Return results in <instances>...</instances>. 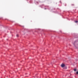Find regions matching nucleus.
<instances>
[{"label":"nucleus","instance_id":"obj_1","mask_svg":"<svg viewBox=\"0 0 78 78\" xmlns=\"http://www.w3.org/2000/svg\"><path fill=\"white\" fill-rule=\"evenodd\" d=\"M61 66L62 67H65V65L64 64H62Z\"/></svg>","mask_w":78,"mask_h":78},{"label":"nucleus","instance_id":"obj_4","mask_svg":"<svg viewBox=\"0 0 78 78\" xmlns=\"http://www.w3.org/2000/svg\"><path fill=\"white\" fill-rule=\"evenodd\" d=\"M74 71H76V69H74Z\"/></svg>","mask_w":78,"mask_h":78},{"label":"nucleus","instance_id":"obj_3","mask_svg":"<svg viewBox=\"0 0 78 78\" xmlns=\"http://www.w3.org/2000/svg\"><path fill=\"white\" fill-rule=\"evenodd\" d=\"M16 36H17V37H19V34H17L16 35Z\"/></svg>","mask_w":78,"mask_h":78},{"label":"nucleus","instance_id":"obj_5","mask_svg":"<svg viewBox=\"0 0 78 78\" xmlns=\"http://www.w3.org/2000/svg\"><path fill=\"white\" fill-rule=\"evenodd\" d=\"M76 74H78V71H77L76 73Z\"/></svg>","mask_w":78,"mask_h":78},{"label":"nucleus","instance_id":"obj_2","mask_svg":"<svg viewBox=\"0 0 78 78\" xmlns=\"http://www.w3.org/2000/svg\"><path fill=\"white\" fill-rule=\"evenodd\" d=\"M75 23H78V21H75Z\"/></svg>","mask_w":78,"mask_h":78},{"label":"nucleus","instance_id":"obj_6","mask_svg":"<svg viewBox=\"0 0 78 78\" xmlns=\"http://www.w3.org/2000/svg\"><path fill=\"white\" fill-rule=\"evenodd\" d=\"M72 5H74V4H72Z\"/></svg>","mask_w":78,"mask_h":78}]
</instances>
